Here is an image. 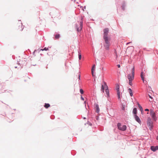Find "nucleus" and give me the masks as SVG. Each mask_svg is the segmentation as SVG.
I'll use <instances>...</instances> for the list:
<instances>
[{
    "label": "nucleus",
    "instance_id": "4468645a",
    "mask_svg": "<svg viewBox=\"0 0 158 158\" xmlns=\"http://www.w3.org/2000/svg\"><path fill=\"white\" fill-rule=\"evenodd\" d=\"M144 73L143 72H142L141 74V77L143 82H144V79L143 77Z\"/></svg>",
    "mask_w": 158,
    "mask_h": 158
},
{
    "label": "nucleus",
    "instance_id": "aec40b11",
    "mask_svg": "<svg viewBox=\"0 0 158 158\" xmlns=\"http://www.w3.org/2000/svg\"><path fill=\"white\" fill-rule=\"evenodd\" d=\"M106 92V93L107 96L109 95V89L107 88L105 90Z\"/></svg>",
    "mask_w": 158,
    "mask_h": 158
},
{
    "label": "nucleus",
    "instance_id": "dca6fc26",
    "mask_svg": "<svg viewBox=\"0 0 158 158\" xmlns=\"http://www.w3.org/2000/svg\"><path fill=\"white\" fill-rule=\"evenodd\" d=\"M44 106L46 108H48L50 106V105L48 103H45Z\"/></svg>",
    "mask_w": 158,
    "mask_h": 158
},
{
    "label": "nucleus",
    "instance_id": "1a4fd4ad",
    "mask_svg": "<svg viewBox=\"0 0 158 158\" xmlns=\"http://www.w3.org/2000/svg\"><path fill=\"white\" fill-rule=\"evenodd\" d=\"M134 117L136 121L140 124L141 123V121L139 117L136 114L135 115Z\"/></svg>",
    "mask_w": 158,
    "mask_h": 158
},
{
    "label": "nucleus",
    "instance_id": "6ab92c4d",
    "mask_svg": "<svg viewBox=\"0 0 158 158\" xmlns=\"http://www.w3.org/2000/svg\"><path fill=\"white\" fill-rule=\"evenodd\" d=\"M116 89L117 91H119V85L118 84L116 85Z\"/></svg>",
    "mask_w": 158,
    "mask_h": 158
},
{
    "label": "nucleus",
    "instance_id": "39448f33",
    "mask_svg": "<svg viewBox=\"0 0 158 158\" xmlns=\"http://www.w3.org/2000/svg\"><path fill=\"white\" fill-rule=\"evenodd\" d=\"M150 113L152 119L154 121H156L157 118L156 116L155 113L152 110H151Z\"/></svg>",
    "mask_w": 158,
    "mask_h": 158
},
{
    "label": "nucleus",
    "instance_id": "9d476101",
    "mask_svg": "<svg viewBox=\"0 0 158 158\" xmlns=\"http://www.w3.org/2000/svg\"><path fill=\"white\" fill-rule=\"evenodd\" d=\"M147 123L148 125H149L150 126H151L152 125V123L150 118H148Z\"/></svg>",
    "mask_w": 158,
    "mask_h": 158
},
{
    "label": "nucleus",
    "instance_id": "c756f323",
    "mask_svg": "<svg viewBox=\"0 0 158 158\" xmlns=\"http://www.w3.org/2000/svg\"><path fill=\"white\" fill-rule=\"evenodd\" d=\"M123 110H125V107L124 106H123Z\"/></svg>",
    "mask_w": 158,
    "mask_h": 158
},
{
    "label": "nucleus",
    "instance_id": "423d86ee",
    "mask_svg": "<svg viewBox=\"0 0 158 158\" xmlns=\"http://www.w3.org/2000/svg\"><path fill=\"white\" fill-rule=\"evenodd\" d=\"M76 27L78 31H80L82 29V21H81L78 25L77 24Z\"/></svg>",
    "mask_w": 158,
    "mask_h": 158
},
{
    "label": "nucleus",
    "instance_id": "473e14b6",
    "mask_svg": "<svg viewBox=\"0 0 158 158\" xmlns=\"http://www.w3.org/2000/svg\"><path fill=\"white\" fill-rule=\"evenodd\" d=\"M156 139H157V140H158V135Z\"/></svg>",
    "mask_w": 158,
    "mask_h": 158
},
{
    "label": "nucleus",
    "instance_id": "412c9836",
    "mask_svg": "<svg viewBox=\"0 0 158 158\" xmlns=\"http://www.w3.org/2000/svg\"><path fill=\"white\" fill-rule=\"evenodd\" d=\"M60 37L59 34H56L55 35V37L56 39H58Z\"/></svg>",
    "mask_w": 158,
    "mask_h": 158
},
{
    "label": "nucleus",
    "instance_id": "7ed1b4c3",
    "mask_svg": "<svg viewBox=\"0 0 158 158\" xmlns=\"http://www.w3.org/2000/svg\"><path fill=\"white\" fill-rule=\"evenodd\" d=\"M109 29L108 28H106L103 29V39H109L108 38L107 35L109 33Z\"/></svg>",
    "mask_w": 158,
    "mask_h": 158
},
{
    "label": "nucleus",
    "instance_id": "393cba45",
    "mask_svg": "<svg viewBox=\"0 0 158 158\" xmlns=\"http://www.w3.org/2000/svg\"><path fill=\"white\" fill-rule=\"evenodd\" d=\"M41 50L44 51V50H45L47 51L48 50V48H45L44 49H41Z\"/></svg>",
    "mask_w": 158,
    "mask_h": 158
},
{
    "label": "nucleus",
    "instance_id": "bb28decb",
    "mask_svg": "<svg viewBox=\"0 0 158 158\" xmlns=\"http://www.w3.org/2000/svg\"><path fill=\"white\" fill-rule=\"evenodd\" d=\"M117 66L118 68H120V64H118Z\"/></svg>",
    "mask_w": 158,
    "mask_h": 158
},
{
    "label": "nucleus",
    "instance_id": "0eeeda50",
    "mask_svg": "<svg viewBox=\"0 0 158 158\" xmlns=\"http://www.w3.org/2000/svg\"><path fill=\"white\" fill-rule=\"evenodd\" d=\"M18 24L19 25L18 26L17 25L18 27V30L19 31H22L23 29V27H22V24L20 21H18Z\"/></svg>",
    "mask_w": 158,
    "mask_h": 158
},
{
    "label": "nucleus",
    "instance_id": "4be33fe9",
    "mask_svg": "<svg viewBox=\"0 0 158 158\" xmlns=\"http://www.w3.org/2000/svg\"><path fill=\"white\" fill-rule=\"evenodd\" d=\"M138 105L139 107V108L140 109V110H143L142 108V106L140 105L138 103Z\"/></svg>",
    "mask_w": 158,
    "mask_h": 158
},
{
    "label": "nucleus",
    "instance_id": "a211bd4d",
    "mask_svg": "<svg viewBox=\"0 0 158 158\" xmlns=\"http://www.w3.org/2000/svg\"><path fill=\"white\" fill-rule=\"evenodd\" d=\"M117 94L118 99L120 98V91H117Z\"/></svg>",
    "mask_w": 158,
    "mask_h": 158
},
{
    "label": "nucleus",
    "instance_id": "5701e85b",
    "mask_svg": "<svg viewBox=\"0 0 158 158\" xmlns=\"http://www.w3.org/2000/svg\"><path fill=\"white\" fill-rule=\"evenodd\" d=\"M78 56H79V59L80 60L81 58V53H79Z\"/></svg>",
    "mask_w": 158,
    "mask_h": 158
},
{
    "label": "nucleus",
    "instance_id": "9b49d317",
    "mask_svg": "<svg viewBox=\"0 0 158 158\" xmlns=\"http://www.w3.org/2000/svg\"><path fill=\"white\" fill-rule=\"evenodd\" d=\"M151 149L152 151L155 152L156 150H158V146H156V147H154L153 146H152L151 147Z\"/></svg>",
    "mask_w": 158,
    "mask_h": 158
},
{
    "label": "nucleus",
    "instance_id": "2f4dec72",
    "mask_svg": "<svg viewBox=\"0 0 158 158\" xmlns=\"http://www.w3.org/2000/svg\"><path fill=\"white\" fill-rule=\"evenodd\" d=\"M78 77H79V79H80V75H79Z\"/></svg>",
    "mask_w": 158,
    "mask_h": 158
},
{
    "label": "nucleus",
    "instance_id": "f03ea898",
    "mask_svg": "<svg viewBox=\"0 0 158 158\" xmlns=\"http://www.w3.org/2000/svg\"><path fill=\"white\" fill-rule=\"evenodd\" d=\"M105 41V43L104 44V46L105 49L107 50H109V47L110 46V43L109 41V39H104Z\"/></svg>",
    "mask_w": 158,
    "mask_h": 158
},
{
    "label": "nucleus",
    "instance_id": "f8f14e48",
    "mask_svg": "<svg viewBox=\"0 0 158 158\" xmlns=\"http://www.w3.org/2000/svg\"><path fill=\"white\" fill-rule=\"evenodd\" d=\"M95 109L96 110V111L97 113H98L99 111V106L98 105L96 104V106L95 107Z\"/></svg>",
    "mask_w": 158,
    "mask_h": 158
},
{
    "label": "nucleus",
    "instance_id": "ddd939ff",
    "mask_svg": "<svg viewBox=\"0 0 158 158\" xmlns=\"http://www.w3.org/2000/svg\"><path fill=\"white\" fill-rule=\"evenodd\" d=\"M95 64H94L92 68V69H91L92 74L93 76H94V71L95 70Z\"/></svg>",
    "mask_w": 158,
    "mask_h": 158
},
{
    "label": "nucleus",
    "instance_id": "6e6552de",
    "mask_svg": "<svg viewBox=\"0 0 158 158\" xmlns=\"http://www.w3.org/2000/svg\"><path fill=\"white\" fill-rule=\"evenodd\" d=\"M104 85H102V87H101V90L102 92V93L104 92V88H107V86L106 85V83L104 81Z\"/></svg>",
    "mask_w": 158,
    "mask_h": 158
},
{
    "label": "nucleus",
    "instance_id": "20e7f679",
    "mask_svg": "<svg viewBox=\"0 0 158 158\" xmlns=\"http://www.w3.org/2000/svg\"><path fill=\"white\" fill-rule=\"evenodd\" d=\"M117 126L118 128L120 130L124 131L127 129V127L126 125H122L120 123H118Z\"/></svg>",
    "mask_w": 158,
    "mask_h": 158
},
{
    "label": "nucleus",
    "instance_id": "cd10ccee",
    "mask_svg": "<svg viewBox=\"0 0 158 158\" xmlns=\"http://www.w3.org/2000/svg\"><path fill=\"white\" fill-rule=\"evenodd\" d=\"M145 110L146 111H148L149 110L148 109H146Z\"/></svg>",
    "mask_w": 158,
    "mask_h": 158
},
{
    "label": "nucleus",
    "instance_id": "7c9ffc66",
    "mask_svg": "<svg viewBox=\"0 0 158 158\" xmlns=\"http://www.w3.org/2000/svg\"><path fill=\"white\" fill-rule=\"evenodd\" d=\"M149 97L150 98H151V99H152V97L150 95H149Z\"/></svg>",
    "mask_w": 158,
    "mask_h": 158
},
{
    "label": "nucleus",
    "instance_id": "2eb2a0df",
    "mask_svg": "<svg viewBox=\"0 0 158 158\" xmlns=\"http://www.w3.org/2000/svg\"><path fill=\"white\" fill-rule=\"evenodd\" d=\"M128 91L129 92V93H130V96L131 97L133 96V93L131 89L130 88L129 89H128Z\"/></svg>",
    "mask_w": 158,
    "mask_h": 158
},
{
    "label": "nucleus",
    "instance_id": "c85d7f7f",
    "mask_svg": "<svg viewBox=\"0 0 158 158\" xmlns=\"http://www.w3.org/2000/svg\"><path fill=\"white\" fill-rule=\"evenodd\" d=\"M88 123L89 124L90 126L92 125V124L91 123H89V122H88Z\"/></svg>",
    "mask_w": 158,
    "mask_h": 158
},
{
    "label": "nucleus",
    "instance_id": "a878e982",
    "mask_svg": "<svg viewBox=\"0 0 158 158\" xmlns=\"http://www.w3.org/2000/svg\"><path fill=\"white\" fill-rule=\"evenodd\" d=\"M81 99L82 100H84V98L82 96H81Z\"/></svg>",
    "mask_w": 158,
    "mask_h": 158
},
{
    "label": "nucleus",
    "instance_id": "f3484780",
    "mask_svg": "<svg viewBox=\"0 0 158 158\" xmlns=\"http://www.w3.org/2000/svg\"><path fill=\"white\" fill-rule=\"evenodd\" d=\"M133 113L135 114L137 113V109L136 108H135L133 109Z\"/></svg>",
    "mask_w": 158,
    "mask_h": 158
},
{
    "label": "nucleus",
    "instance_id": "f257e3e1",
    "mask_svg": "<svg viewBox=\"0 0 158 158\" xmlns=\"http://www.w3.org/2000/svg\"><path fill=\"white\" fill-rule=\"evenodd\" d=\"M134 76L135 67L134 66H133L131 70V73L128 74L127 76V77L129 80V84L131 86L132 85V81L134 79Z\"/></svg>",
    "mask_w": 158,
    "mask_h": 158
},
{
    "label": "nucleus",
    "instance_id": "b1692460",
    "mask_svg": "<svg viewBox=\"0 0 158 158\" xmlns=\"http://www.w3.org/2000/svg\"><path fill=\"white\" fill-rule=\"evenodd\" d=\"M80 92L81 94H83L84 93V91L82 89H81L80 90Z\"/></svg>",
    "mask_w": 158,
    "mask_h": 158
}]
</instances>
